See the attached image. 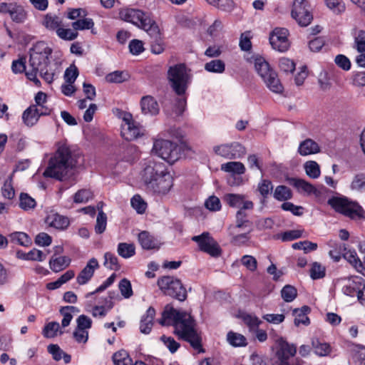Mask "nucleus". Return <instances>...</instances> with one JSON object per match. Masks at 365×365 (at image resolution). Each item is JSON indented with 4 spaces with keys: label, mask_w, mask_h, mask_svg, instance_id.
<instances>
[{
    "label": "nucleus",
    "mask_w": 365,
    "mask_h": 365,
    "mask_svg": "<svg viewBox=\"0 0 365 365\" xmlns=\"http://www.w3.org/2000/svg\"><path fill=\"white\" fill-rule=\"evenodd\" d=\"M162 326H173L174 334L190 343L191 346L200 353L205 351L202 347V338L195 329V322L191 315L186 312H180L167 304L158 319Z\"/></svg>",
    "instance_id": "obj_1"
},
{
    "label": "nucleus",
    "mask_w": 365,
    "mask_h": 365,
    "mask_svg": "<svg viewBox=\"0 0 365 365\" xmlns=\"http://www.w3.org/2000/svg\"><path fill=\"white\" fill-rule=\"evenodd\" d=\"M76 160L71 155L69 148L63 145L60 146L43 172L45 177L56 178L63 181L67 179L69 172L76 165Z\"/></svg>",
    "instance_id": "obj_2"
},
{
    "label": "nucleus",
    "mask_w": 365,
    "mask_h": 365,
    "mask_svg": "<svg viewBox=\"0 0 365 365\" xmlns=\"http://www.w3.org/2000/svg\"><path fill=\"white\" fill-rule=\"evenodd\" d=\"M52 49L44 41H38L30 49L29 66L31 71H38L40 76L48 83L53 80V73L48 71L49 56Z\"/></svg>",
    "instance_id": "obj_3"
},
{
    "label": "nucleus",
    "mask_w": 365,
    "mask_h": 365,
    "mask_svg": "<svg viewBox=\"0 0 365 365\" xmlns=\"http://www.w3.org/2000/svg\"><path fill=\"white\" fill-rule=\"evenodd\" d=\"M328 204L337 212L351 219H365V211L355 201H351L345 197H333L328 200Z\"/></svg>",
    "instance_id": "obj_4"
},
{
    "label": "nucleus",
    "mask_w": 365,
    "mask_h": 365,
    "mask_svg": "<svg viewBox=\"0 0 365 365\" xmlns=\"http://www.w3.org/2000/svg\"><path fill=\"white\" fill-rule=\"evenodd\" d=\"M255 68L270 91L276 93L283 91L284 88L277 73L270 68L264 58L259 56L255 59Z\"/></svg>",
    "instance_id": "obj_5"
},
{
    "label": "nucleus",
    "mask_w": 365,
    "mask_h": 365,
    "mask_svg": "<svg viewBox=\"0 0 365 365\" xmlns=\"http://www.w3.org/2000/svg\"><path fill=\"white\" fill-rule=\"evenodd\" d=\"M168 79L175 93L181 96L185 93L190 80V75L186 66L179 63L169 68Z\"/></svg>",
    "instance_id": "obj_6"
},
{
    "label": "nucleus",
    "mask_w": 365,
    "mask_h": 365,
    "mask_svg": "<svg viewBox=\"0 0 365 365\" xmlns=\"http://www.w3.org/2000/svg\"><path fill=\"white\" fill-rule=\"evenodd\" d=\"M119 17L121 20L130 22L145 31L156 24L148 13L138 9L122 8L119 11Z\"/></svg>",
    "instance_id": "obj_7"
},
{
    "label": "nucleus",
    "mask_w": 365,
    "mask_h": 365,
    "mask_svg": "<svg viewBox=\"0 0 365 365\" xmlns=\"http://www.w3.org/2000/svg\"><path fill=\"white\" fill-rule=\"evenodd\" d=\"M152 151L170 164L176 162L181 155V148L177 143L163 139L154 142Z\"/></svg>",
    "instance_id": "obj_8"
},
{
    "label": "nucleus",
    "mask_w": 365,
    "mask_h": 365,
    "mask_svg": "<svg viewBox=\"0 0 365 365\" xmlns=\"http://www.w3.org/2000/svg\"><path fill=\"white\" fill-rule=\"evenodd\" d=\"M160 289L168 296L180 302L187 299V291L180 279L170 276H165L158 280Z\"/></svg>",
    "instance_id": "obj_9"
},
{
    "label": "nucleus",
    "mask_w": 365,
    "mask_h": 365,
    "mask_svg": "<svg viewBox=\"0 0 365 365\" xmlns=\"http://www.w3.org/2000/svg\"><path fill=\"white\" fill-rule=\"evenodd\" d=\"M278 348L275 356L277 359L276 365H300L301 359L294 358L297 348L294 344H290L282 339L277 341Z\"/></svg>",
    "instance_id": "obj_10"
},
{
    "label": "nucleus",
    "mask_w": 365,
    "mask_h": 365,
    "mask_svg": "<svg viewBox=\"0 0 365 365\" xmlns=\"http://www.w3.org/2000/svg\"><path fill=\"white\" fill-rule=\"evenodd\" d=\"M192 240L197 242L199 250L207 253L213 257L221 255L222 250L216 240L207 232H204L200 235L193 236Z\"/></svg>",
    "instance_id": "obj_11"
},
{
    "label": "nucleus",
    "mask_w": 365,
    "mask_h": 365,
    "mask_svg": "<svg viewBox=\"0 0 365 365\" xmlns=\"http://www.w3.org/2000/svg\"><path fill=\"white\" fill-rule=\"evenodd\" d=\"M309 6L304 0H294L292 16L301 26H308L313 19L312 14L309 10Z\"/></svg>",
    "instance_id": "obj_12"
},
{
    "label": "nucleus",
    "mask_w": 365,
    "mask_h": 365,
    "mask_svg": "<svg viewBox=\"0 0 365 365\" xmlns=\"http://www.w3.org/2000/svg\"><path fill=\"white\" fill-rule=\"evenodd\" d=\"M173 179L168 172L145 185L146 189L159 195L168 193L173 185Z\"/></svg>",
    "instance_id": "obj_13"
},
{
    "label": "nucleus",
    "mask_w": 365,
    "mask_h": 365,
    "mask_svg": "<svg viewBox=\"0 0 365 365\" xmlns=\"http://www.w3.org/2000/svg\"><path fill=\"white\" fill-rule=\"evenodd\" d=\"M214 151L216 154L228 159L241 158L246 153L245 148L237 142L215 146Z\"/></svg>",
    "instance_id": "obj_14"
},
{
    "label": "nucleus",
    "mask_w": 365,
    "mask_h": 365,
    "mask_svg": "<svg viewBox=\"0 0 365 365\" xmlns=\"http://www.w3.org/2000/svg\"><path fill=\"white\" fill-rule=\"evenodd\" d=\"M168 172L166 165L163 163L154 160L148 161L142 174L145 185Z\"/></svg>",
    "instance_id": "obj_15"
},
{
    "label": "nucleus",
    "mask_w": 365,
    "mask_h": 365,
    "mask_svg": "<svg viewBox=\"0 0 365 365\" xmlns=\"http://www.w3.org/2000/svg\"><path fill=\"white\" fill-rule=\"evenodd\" d=\"M288 30L284 28L275 29L269 36V43L272 47L279 52H284L289 47L288 40Z\"/></svg>",
    "instance_id": "obj_16"
},
{
    "label": "nucleus",
    "mask_w": 365,
    "mask_h": 365,
    "mask_svg": "<svg viewBox=\"0 0 365 365\" xmlns=\"http://www.w3.org/2000/svg\"><path fill=\"white\" fill-rule=\"evenodd\" d=\"M125 124L123 125L122 135L128 140H133L141 135L140 128L132 119L130 114H126L123 117Z\"/></svg>",
    "instance_id": "obj_17"
},
{
    "label": "nucleus",
    "mask_w": 365,
    "mask_h": 365,
    "mask_svg": "<svg viewBox=\"0 0 365 365\" xmlns=\"http://www.w3.org/2000/svg\"><path fill=\"white\" fill-rule=\"evenodd\" d=\"M146 32L152 39L151 51L155 54L161 53L164 51L165 46L158 24H155Z\"/></svg>",
    "instance_id": "obj_18"
},
{
    "label": "nucleus",
    "mask_w": 365,
    "mask_h": 365,
    "mask_svg": "<svg viewBox=\"0 0 365 365\" xmlns=\"http://www.w3.org/2000/svg\"><path fill=\"white\" fill-rule=\"evenodd\" d=\"M48 113L38 109L36 105H31L26 108L22 115V119L26 126L31 127L38 120L39 117Z\"/></svg>",
    "instance_id": "obj_19"
},
{
    "label": "nucleus",
    "mask_w": 365,
    "mask_h": 365,
    "mask_svg": "<svg viewBox=\"0 0 365 365\" xmlns=\"http://www.w3.org/2000/svg\"><path fill=\"white\" fill-rule=\"evenodd\" d=\"M99 267L96 258H91L86 266L78 274L76 281L80 285L86 284L93 276L94 272Z\"/></svg>",
    "instance_id": "obj_20"
},
{
    "label": "nucleus",
    "mask_w": 365,
    "mask_h": 365,
    "mask_svg": "<svg viewBox=\"0 0 365 365\" xmlns=\"http://www.w3.org/2000/svg\"><path fill=\"white\" fill-rule=\"evenodd\" d=\"M289 182L299 191L302 190L308 195L314 194L315 196H319L320 194V192L314 185L304 180L292 178L289 179Z\"/></svg>",
    "instance_id": "obj_21"
},
{
    "label": "nucleus",
    "mask_w": 365,
    "mask_h": 365,
    "mask_svg": "<svg viewBox=\"0 0 365 365\" xmlns=\"http://www.w3.org/2000/svg\"><path fill=\"white\" fill-rule=\"evenodd\" d=\"M141 110L144 114L157 115L159 113V106L155 98L146 96L141 98Z\"/></svg>",
    "instance_id": "obj_22"
},
{
    "label": "nucleus",
    "mask_w": 365,
    "mask_h": 365,
    "mask_svg": "<svg viewBox=\"0 0 365 365\" xmlns=\"http://www.w3.org/2000/svg\"><path fill=\"white\" fill-rule=\"evenodd\" d=\"M320 148L317 143L310 138L301 142L298 148L299 153L302 156L319 153Z\"/></svg>",
    "instance_id": "obj_23"
},
{
    "label": "nucleus",
    "mask_w": 365,
    "mask_h": 365,
    "mask_svg": "<svg viewBox=\"0 0 365 365\" xmlns=\"http://www.w3.org/2000/svg\"><path fill=\"white\" fill-rule=\"evenodd\" d=\"M311 309L308 306H303L300 309H294L293 310V315L294 316V324L296 327L300 324L308 326L310 324L309 318L307 314L310 312Z\"/></svg>",
    "instance_id": "obj_24"
},
{
    "label": "nucleus",
    "mask_w": 365,
    "mask_h": 365,
    "mask_svg": "<svg viewBox=\"0 0 365 365\" xmlns=\"http://www.w3.org/2000/svg\"><path fill=\"white\" fill-rule=\"evenodd\" d=\"M155 316V310L150 307L145 315L143 316L140 320V330L143 334H149L153 325V319Z\"/></svg>",
    "instance_id": "obj_25"
},
{
    "label": "nucleus",
    "mask_w": 365,
    "mask_h": 365,
    "mask_svg": "<svg viewBox=\"0 0 365 365\" xmlns=\"http://www.w3.org/2000/svg\"><path fill=\"white\" fill-rule=\"evenodd\" d=\"M49 226L58 230L66 229L69 225V220L67 217L60 215L58 213H51L46 220Z\"/></svg>",
    "instance_id": "obj_26"
},
{
    "label": "nucleus",
    "mask_w": 365,
    "mask_h": 365,
    "mask_svg": "<svg viewBox=\"0 0 365 365\" xmlns=\"http://www.w3.org/2000/svg\"><path fill=\"white\" fill-rule=\"evenodd\" d=\"M312 346L315 354L319 356H327L331 352V346L329 343L322 342L317 338L312 339Z\"/></svg>",
    "instance_id": "obj_27"
},
{
    "label": "nucleus",
    "mask_w": 365,
    "mask_h": 365,
    "mask_svg": "<svg viewBox=\"0 0 365 365\" xmlns=\"http://www.w3.org/2000/svg\"><path fill=\"white\" fill-rule=\"evenodd\" d=\"M138 241L142 247L151 250L158 247V242L147 231H143L138 235Z\"/></svg>",
    "instance_id": "obj_28"
},
{
    "label": "nucleus",
    "mask_w": 365,
    "mask_h": 365,
    "mask_svg": "<svg viewBox=\"0 0 365 365\" xmlns=\"http://www.w3.org/2000/svg\"><path fill=\"white\" fill-rule=\"evenodd\" d=\"M344 258L347 260L359 272L364 274L365 268L361 259L357 257L354 250H346L343 254Z\"/></svg>",
    "instance_id": "obj_29"
},
{
    "label": "nucleus",
    "mask_w": 365,
    "mask_h": 365,
    "mask_svg": "<svg viewBox=\"0 0 365 365\" xmlns=\"http://www.w3.org/2000/svg\"><path fill=\"white\" fill-rule=\"evenodd\" d=\"M361 279L354 280L352 279H346L343 282L342 292L347 296H354L357 294L358 289Z\"/></svg>",
    "instance_id": "obj_30"
},
{
    "label": "nucleus",
    "mask_w": 365,
    "mask_h": 365,
    "mask_svg": "<svg viewBox=\"0 0 365 365\" xmlns=\"http://www.w3.org/2000/svg\"><path fill=\"white\" fill-rule=\"evenodd\" d=\"M43 24L47 29L57 32V29L62 25V21L56 15L48 14L44 17Z\"/></svg>",
    "instance_id": "obj_31"
},
{
    "label": "nucleus",
    "mask_w": 365,
    "mask_h": 365,
    "mask_svg": "<svg viewBox=\"0 0 365 365\" xmlns=\"http://www.w3.org/2000/svg\"><path fill=\"white\" fill-rule=\"evenodd\" d=\"M71 262V259L67 257H59L54 258L53 257L49 261L51 269L58 272L67 267Z\"/></svg>",
    "instance_id": "obj_32"
},
{
    "label": "nucleus",
    "mask_w": 365,
    "mask_h": 365,
    "mask_svg": "<svg viewBox=\"0 0 365 365\" xmlns=\"http://www.w3.org/2000/svg\"><path fill=\"white\" fill-rule=\"evenodd\" d=\"M221 170L227 173L241 175L245 173V167L240 162L232 161L222 164Z\"/></svg>",
    "instance_id": "obj_33"
},
{
    "label": "nucleus",
    "mask_w": 365,
    "mask_h": 365,
    "mask_svg": "<svg viewBox=\"0 0 365 365\" xmlns=\"http://www.w3.org/2000/svg\"><path fill=\"white\" fill-rule=\"evenodd\" d=\"M78 312L79 310L78 308L73 306H66L61 307L59 310L60 314L63 316L61 327L63 328L68 327L73 319L72 314Z\"/></svg>",
    "instance_id": "obj_34"
},
{
    "label": "nucleus",
    "mask_w": 365,
    "mask_h": 365,
    "mask_svg": "<svg viewBox=\"0 0 365 365\" xmlns=\"http://www.w3.org/2000/svg\"><path fill=\"white\" fill-rule=\"evenodd\" d=\"M11 242L27 247L31 244V240L27 234L22 232H13L9 236Z\"/></svg>",
    "instance_id": "obj_35"
},
{
    "label": "nucleus",
    "mask_w": 365,
    "mask_h": 365,
    "mask_svg": "<svg viewBox=\"0 0 365 365\" xmlns=\"http://www.w3.org/2000/svg\"><path fill=\"white\" fill-rule=\"evenodd\" d=\"M350 188L351 190L357 192H365V174H356L350 184Z\"/></svg>",
    "instance_id": "obj_36"
},
{
    "label": "nucleus",
    "mask_w": 365,
    "mask_h": 365,
    "mask_svg": "<svg viewBox=\"0 0 365 365\" xmlns=\"http://www.w3.org/2000/svg\"><path fill=\"white\" fill-rule=\"evenodd\" d=\"M235 228H247L248 232L252 230V222L247 219V214L242 209H240L237 212Z\"/></svg>",
    "instance_id": "obj_37"
},
{
    "label": "nucleus",
    "mask_w": 365,
    "mask_h": 365,
    "mask_svg": "<svg viewBox=\"0 0 365 365\" xmlns=\"http://www.w3.org/2000/svg\"><path fill=\"white\" fill-rule=\"evenodd\" d=\"M274 197L279 201H285L292 197L291 190L285 185H279L275 188Z\"/></svg>",
    "instance_id": "obj_38"
},
{
    "label": "nucleus",
    "mask_w": 365,
    "mask_h": 365,
    "mask_svg": "<svg viewBox=\"0 0 365 365\" xmlns=\"http://www.w3.org/2000/svg\"><path fill=\"white\" fill-rule=\"evenodd\" d=\"M60 329V324L56 322H51L48 323L43 329V335L46 338H53L57 335L58 331L60 334L63 332Z\"/></svg>",
    "instance_id": "obj_39"
},
{
    "label": "nucleus",
    "mask_w": 365,
    "mask_h": 365,
    "mask_svg": "<svg viewBox=\"0 0 365 365\" xmlns=\"http://www.w3.org/2000/svg\"><path fill=\"white\" fill-rule=\"evenodd\" d=\"M227 339L233 346H245L247 345L246 338L240 334L230 331L227 334Z\"/></svg>",
    "instance_id": "obj_40"
},
{
    "label": "nucleus",
    "mask_w": 365,
    "mask_h": 365,
    "mask_svg": "<svg viewBox=\"0 0 365 365\" xmlns=\"http://www.w3.org/2000/svg\"><path fill=\"white\" fill-rule=\"evenodd\" d=\"M304 167L306 174L309 178L315 179L320 175V168L317 162L313 160L307 161L304 163Z\"/></svg>",
    "instance_id": "obj_41"
},
{
    "label": "nucleus",
    "mask_w": 365,
    "mask_h": 365,
    "mask_svg": "<svg viewBox=\"0 0 365 365\" xmlns=\"http://www.w3.org/2000/svg\"><path fill=\"white\" fill-rule=\"evenodd\" d=\"M113 361L115 365H133L131 358L125 351L115 352L113 356Z\"/></svg>",
    "instance_id": "obj_42"
},
{
    "label": "nucleus",
    "mask_w": 365,
    "mask_h": 365,
    "mask_svg": "<svg viewBox=\"0 0 365 365\" xmlns=\"http://www.w3.org/2000/svg\"><path fill=\"white\" fill-rule=\"evenodd\" d=\"M118 253L123 258H129L135 255V246L133 244L119 243Z\"/></svg>",
    "instance_id": "obj_43"
},
{
    "label": "nucleus",
    "mask_w": 365,
    "mask_h": 365,
    "mask_svg": "<svg viewBox=\"0 0 365 365\" xmlns=\"http://www.w3.org/2000/svg\"><path fill=\"white\" fill-rule=\"evenodd\" d=\"M10 11V16L11 19L16 23L23 22L26 17V14L24 9L21 6L14 5Z\"/></svg>",
    "instance_id": "obj_44"
},
{
    "label": "nucleus",
    "mask_w": 365,
    "mask_h": 365,
    "mask_svg": "<svg viewBox=\"0 0 365 365\" xmlns=\"http://www.w3.org/2000/svg\"><path fill=\"white\" fill-rule=\"evenodd\" d=\"M118 288L120 294L125 299L130 298L133 294L131 283L126 278H124L120 281Z\"/></svg>",
    "instance_id": "obj_45"
},
{
    "label": "nucleus",
    "mask_w": 365,
    "mask_h": 365,
    "mask_svg": "<svg viewBox=\"0 0 365 365\" xmlns=\"http://www.w3.org/2000/svg\"><path fill=\"white\" fill-rule=\"evenodd\" d=\"M104 265L112 270H118L120 269V265L118 262L117 257L110 252H106L104 255Z\"/></svg>",
    "instance_id": "obj_46"
},
{
    "label": "nucleus",
    "mask_w": 365,
    "mask_h": 365,
    "mask_svg": "<svg viewBox=\"0 0 365 365\" xmlns=\"http://www.w3.org/2000/svg\"><path fill=\"white\" fill-rule=\"evenodd\" d=\"M225 63L222 61L212 60L205 65V68L209 72L222 73L225 71Z\"/></svg>",
    "instance_id": "obj_47"
},
{
    "label": "nucleus",
    "mask_w": 365,
    "mask_h": 365,
    "mask_svg": "<svg viewBox=\"0 0 365 365\" xmlns=\"http://www.w3.org/2000/svg\"><path fill=\"white\" fill-rule=\"evenodd\" d=\"M281 295L285 302H290L297 297V291L293 286L286 285L282 288Z\"/></svg>",
    "instance_id": "obj_48"
},
{
    "label": "nucleus",
    "mask_w": 365,
    "mask_h": 365,
    "mask_svg": "<svg viewBox=\"0 0 365 365\" xmlns=\"http://www.w3.org/2000/svg\"><path fill=\"white\" fill-rule=\"evenodd\" d=\"M106 225H107L106 215L103 212V210H100V212H98V214L97 216L96 224L95 226L96 232L98 234L103 233L106 228Z\"/></svg>",
    "instance_id": "obj_49"
},
{
    "label": "nucleus",
    "mask_w": 365,
    "mask_h": 365,
    "mask_svg": "<svg viewBox=\"0 0 365 365\" xmlns=\"http://www.w3.org/2000/svg\"><path fill=\"white\" fill-rule=\"evenodd\" d=\"M93 197V193L90 190L82 189L78 190L74 195L76 203H86Z\"/></svg>",
    "instance_id": "obj_50"
},
{
    "label": "nucleus",
    "mask_w": 365,
    "mask_h": 365,
    "mask_svg": "<svg viewBox=\"0 0 365 365\" xmlns=\"http://www.w3.org/2000/svg\"><path fill=\"white\" fill-rule=\"evenodd\" d=\"M292 248L294 250H303L305 253L317 249V244L307 240L294 243Z\"/></svg>",
    "instance_id": "obj_51"
},
{
    "label": "nucleus",
    "mask_w": 365,
    "mask_h": 365,
    "mask_svg": "<svg viewBox=\"0 0 365 365\" xmlns=\"http://www.w3.org/2000/svg\"><path fill=\"white\" fill-rule=\"evenodd\" d=\"M20 207L26 210L32 209L36 206V201L26 193H21L20 195Z\"/></svg>",
    "instance_id": "obj_52"
},
{
    "label": "nucleus",
    "mask_w": 365,
    "mask_h": 365,
    "mask_svg": "<svg viewBox=\"0 0 365 365\" xmlns=\"http://www.w3.org/2000/svg\"><path fill=\"white\" fill-rule=\"evenodd\" d=\"M310 276L313 279L323 278L325 276V267L318 262H314L310 269Z\"/></svg>",
    "instance_id": "obj_53"
},
{
    "label": "nucleus",
    "mask_w": 365,
    "mask_h": 365,
    "mask_svg": "<svg viewBox=\"0 0 365 365\" xmlns=\"http://www.w3.org/2000/svg\"><path fill=\"white\" fill-rule=\"evenodd\" d=\"M244 196L237 194H227L225 195V200L227 203L234 207H240L243 202Z\"/></svg>",
    "instance_id": "obj_54"
},
{
    "label": "nucleus",
    "mask_w": 365,
    "mask_h": 365,
    "mask_svg": "<svg viewBox=\"0 0 365 365\" xmlns=\"http://www.w3.org/2000/svg\"><path fill=\"white\" fill-rule=\"evenodd\" d=\"M130 202L138 213L143 214L145 211L147 205L140 195L133 196Z\"/></svg>",
    "instance_id": "obj_55"
},
{
    "label": "nucleus",
    "mask_w": 365,
    "mask_h": 365,
    "mask_svg": "<svg viewBox=\"0 0 365 365\" xmlns=\"http://www.w3.org/2000/svg\"><path fill=\"white\" fill-rule=\"evenodd\" d=\"M94 25L91 19H79L72 23V27L74 30L90 29Z\"/></svg>",
    "instance_id": "obj_56"
},
{
    "label": "nucleus",
    "mask_w": 365,
    "mask_h": 365,
    "mask_svg": "<svg viewBox=\"0 0 365 365\" xmlns=\"http://www.w3.org/2000/svg\"><path fill=\"white\" fill-rule=\"evenodd\" d=\"M56 34L59 38L66 41L74 40L78 36L77 31H72L69 29H63L61 27L57 29Z\"/></svg>",
    "instance_id": "obj_57"
},
{
    "label": "nucleus",
    "mask_w": 365,
    "mask_h": 365,
    "mask_svg": "<svg viewBox=\"0 0 365 365\" xmlns=\"http://www.w3.org/2000/svg\"><path fill=\"white\" fill-rule=\"evenodd\" d=\"M126 74L123 71H116L108 73L106 79L109 83H122L126 80Z\"/></svg>",
    "instance_id": "obj_58"
},
{
    "label": "nucleus",
    "mask_w": 365,
    "mask_h": 365,
    "mask_svg": "<svg viewBox=\"0 0 365 365\" xmlns=\"http://www.w3.org/2000/svg\"><path fill=\"white\" fill-rule=\"evenodd\" d=\"M273 189L272 183L269 180H262L258 185V190L261 195L265 199Z\"/></svg>",
    "instance_id": "obj_59"
},
{
    "label": "nucleus",
    "mask_w": 365,
    "mask_h": 365,
    "mask_svg": "<svg viewBox=\"0 0 365 365\" xmlns=\"http://www.w3.org/2000/svg\"><path fill=\"white\" fill-rule=\"evenodd\" d=\"M160 339L172 354L176 352L180 347V344L171 336L163 335Z\"/></svg>",
    "instance_id": "obj_60"
},
{
    "label": "nucleus",
    "mask_w": 365,
    "mask_h": 365,
    "mask_svg": "<svg viewBox=\"0 0 365 365\" xmlns=\"http://www.w3.org/2000/svg\"><path fill=\"white\" fill-rule=\"evenodd\" d=\"M279 66L280 70L284 73H292L295 69V63L287 58L279 59Z\"/></svg>",
    "instance_id": "obj_61"
},
{
    "label": "nucleus",
    "mask_w": 365,
    "mask_h": 365,
    "mask_svg": "<svg viewBox=\"0 0 365 365\" xmlns=\"http://www.w3.org/2000/svg\"><path fill=\"white\" fill-rule=\"evenodd\" d=\"M281 207L285 211H289L296 216H301L302 215L303 207L294 205L292 202H286L282 204Z\"/></svg>",
    "instance_id": "obj_62"
},
{
    "label": "nucleus",
    "mask_w": 365,
    "mask_h": 365,
    "mask_svg": "<svg viewBox=\"0 0 365 365\" xmlns=\"http://www.w3.org/2000/svg\"><path fill=\"white\" fill-rule=\"evenodd\" d=\"M243 321L250 329H257L259 324L262 323L261 320L255 316L247 314L244 316Z\"/></svg>",
    "instance_id": "obj_63"
},
{
    "label": "nucleus",
    "mask_w": 365,
    "mask_h": 365,
    "mask_svg": "<svg viewBox=\"0 0 365 365\" xmlns=\"http://www.w3.org/2000/svg\"><path fill=\"white\" fill-rule=\"evenodd\" d=\"M356 50L360 52H365V31H359L357 36L355 38Z\"/></svg>",
    "instance_id": "obj_64"
}]
</instances>
